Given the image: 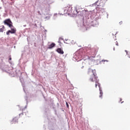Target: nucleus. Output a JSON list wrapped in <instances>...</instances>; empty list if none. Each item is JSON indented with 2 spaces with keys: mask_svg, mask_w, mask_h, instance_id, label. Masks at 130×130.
I'll use <instances>...</instances> for the list:
<instances>
[{
  "mask_svg": "<svg viewBox=\"0 0 130 130\" xmlns=\"http://www.w3.org/2000/svg\"><path fill=\"white\" fill-rule=\"evenodd\" d=\"M90 73L92 74V75L89 79L90 81H91V82H94L95 83V88H97V86L99 87V88H100V83H99V80L97 77V74H94V70L89 69L88 74H90Z\"/></svg>",
  "mask_w": 130,
  "mask_h": 130,
  "instance_id": "nucleus-1",
  "label": "nucleus"
},
{
  "mask_svg": "<svg viewBox=\"0 0 130 130\" xmlns=\"http://www.w3.org/2000/svg\"><path fill=\"white\" fill-rule=\"evenodd\" d=\"M4 23L5 25H7V26H9L10 28H11V34H14L16 33V29L15 28H12V27H13V22H12V21H11V19H6L4 21Z\"/></svg>",
  "mask_w": 130,
  "mask_h": 130,
  "instance_id": "nucleus-2",
  "label": "nucleus"
},
{
  "mask_svg": "<svg viewBox=\"0 0 130 130\" xmlns=\"http://www.w3.org/2000/svg\"><path fill=\"white\" fill-rule=\"evenodd\" d=\"M56 51L57 52H58V53H59V54H63V53H64V52H63L62 49H61V48H57Z\"/></svg>",
  "mask_w": 130,
  "mask_h": 130,
  "instance_id": "nucleus-3",
  "label": "nucleus"
},
{
  "mask_svg": "<svg viewBox=\"0 0 130 130\" xmlns=\"http://www.w3.org/2000/svg\"><path fill=\"white\" fill-rule=\"evenodd\" d=\"M55 46V44L54 43H52L50 45H49V46L48 47V48L49 49H51L53 48V47H54Z\"/></svg>",
  "mask_w": 130,
  "mask_h": 130,
  "instance_id": "nucleus-4",
  "label": "nucleus"
},
{
  "mask_svg": "<svg viewBox=\"0 0 130 130\" xmlns=\"http://www.w3.org/2000/svg\"><path fill=\"white\" fill-rule=\"evenodd\" d=\"M97 52V50L95 49H91V54L93 55H95Z\"/></svg>",
  "mask_w": 130,
  "mask_h": 130,
  "instance_id": "nucleus-5",
  "label": "nucleus"
},
{
  "mask_svg": "<svg viewBox=\"0 0 130 130\" xmlns=\"http://www.w3.org/2000/svg\"><path fill=\"white\" fill-rule=\"evenodd\" d=\"M0 27H1L0 32H4V30H5V26L2 25Z\"/></svg>",
  "mask_w": 130,
  "mask_h": 130,
  "instance_id": "nucleus-6",
  "label": "nucleus"
},
{
  "mask_svg": "<svg viewBox=\"0 0 130 130\" xmlns=\"http://www.w3.org/2000/svg\"><path fill=\"white\" fill-rule=\"evenodd\" d=\"M102 95H103V93L102 91H100V98H102Z\"/></svg>",
  "mask_w": 130,
  "mask_h": 130,
  "instance_id": "nucleus-7",
  "label": "nucleus"
},
{
  "mask_svg": "<svg viewBox=\"0 0 130 130\" xmlns=\"http://www.w3.org/2000/svg\"><path fill=\"white\" fill-rule=\"evenodd\" d=\"M10 33H11V30H8V31L6 32V34H7V35H10Z\"/></svg>",
  "mask_w": 130,
  "mask_h": 130,
  "instance_id": "nucleus-8",
  "label": "nucleus"
},
{
  "mask_svg": "<svg viewBox=\"0 0 130 130\" xmlns=\"http://www.w3.org/2000/svg\"><path fill=\"white\" fill-rule=\"evenodd\" d=\"M60 40H61V38L59 39L58 43L61 44V42H60Z\"/></svg>",
  "mask_w": 130,
  "mask_h": 130,
  "instance_id": "nucleus-9",
  "label": "nucleus"
},
{
  "mask_svg": "<svg viewBox=\"0 0 130 130\" xmlns=\"http://www.w3.org/2000/svg\"><path fill=\"white\" fill-rule=\"evenodd\" d=\"M66 105H67L68 108H69V104L68 103V102L66 103Z\"/></svg>",
  "mask_w": 130,
  "mask_h": 130,
  "instance_id": "nucleus-10",
  "label": "nucleus"
},
{
  "mask_svg": "<svg viewBox=\"0 0 130 130\" xmlns=\"http://www.w3.org/2000/svg\"><path fill=\"white\" fill-rule=\"evenodd\" d=\"M9 60H12V57H11V56H9Z\"/></svg>",
  "mask_w": 130,
  "mask_h": 130,
  "instance_id": "nucleus-11",
  "label": "nucleus"
},
{
  "mask_svg": "<svg viewBox=\"0 0 130 130\" xmlns=\"http://www.w3.org/2000/svg\"><path fill=\"white\" fill-rule=\"evenodd\" d=\"M102 61H104V62H105V61H108L107 60H103Z\"/></svg>",
  "mask_w": 130,
  "mask_h": 130,
  "instance_id": "nucleus-12",
  "label": "nucleus"
},
{
  "mask_svg": "<svg viewBox=\"0 0 130 130\" xmlns=\"http://www.w3.org/2000/svg\"><path fill=\"white\" fill-rule=\"evenodd\" d=\"M102 1H103L104 2H107V1L108 0H102Z\"/></svg>",
  "mask_w": 130,
  "mask_h": 130,
  "instance_id": "nucleus-13",
  "label": "nucleus"
},
{
  "mask_svg": "<svg viewBox=\"0 0 130 130\" xmlns=\"http://www.w3.org/2000/svg\"><path fill=\"white\" fill-rule=\"evenodd\" d=\"M125 51L126 52V54H127V50H125Z\"/></svg>",
  "mask_w": 130,
  "mask_h": 130,
  "instance_id": "nucleus-14",
  "label": "nucleus"
},
{
  "mask_svg": "<svg viewBox=\"0 0 130 130\" xmlns=\"http://www.w3.org/2000/svg\"><path fill=\"white\" fill-rule=\"evenodd\" d=\"M21 114H23V113H22V114H19V115H21Z\"/></svg>",
  "mask_w": 130,
  "mask_h": 130,
  "instance_id": "nucleus-15",
  "label": "nucleus"
},
{
  "mask_svg": "<svg viewBox=\"0 0 130 130\" xmlns=\"http://www.w3.org/2000/svg\"><path fill=\"white\" fill-rule=\"evenodd\" d=\"M116 45H118V44L117 43Z\"/></svg>",
  "mask_w": 130,
  "mask_h": 130,
  "instance_id": "nucleus-16",
  "label": "nucleus"
},
{
  "mask_svg": "<svg viewBox=\"0 0 130 130\" xmlns=\"http://www.w3.org/2000/svg\"><path fill=\"white\" fill-rule=\"evenodd\" d=\"M120 101H121V99H120Z\"/></svg>",
  "mask_w": 130,
  "mask_h": 130,
  "instance_id": "nucleus-17",
  "label": "nucleus"
}]
</instances>
